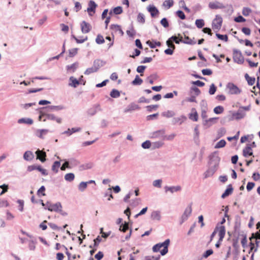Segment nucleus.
I'll use <instances>...</instances> for the list:
<instances>
[{
  "label": "nucleus",
  "instance_id": "3",
  "mask_svg": "<svg viewBox=\"0 0 260 260\" xmlns=\"http://www.w3.org/2000/svg\"><path fill=\"white\" fill-rule=\"evenodd\" d=\"M233 60L238 64H242L244 62V58L241 52L237 49L233 50Z\"/></svg>",
  "mask_w": 260,
  "mask_h": 260
},
{
  "label": "nucleus",
  "instance_id": "46",
  "mask_svg": "<svg viewBox=\"0 0 260 260\" xmlns=\"http://www.w3.org/2000/svg\"><path fill=\"white\" fill-rule=\"evenodd\" d=\"M102 241V237L100 236H98L94 240V245L93 247H98L100 243Z\"/></svg>",
  "mask_w": 260,
  "mask_h": 260
},
{
  "label": "nucleus",
  "instance_id": "50",
  "mask_svg": "<svg viewBox=\"0 0 260 260\" xmlns=\"http://www.w3.org/2000/svg\"><path fill=\"white\" fill-rule=\"evenodd\" d=\"M177 16L180 19L184 20L185 19V15L184 12L181 10H178L176 12Z\"/></svg>",
  "mask_w": 260,
  "mask_h": 260
},
{
  "label": "nucleus",
  "instance_id": "33",
  "mask_svg": "<svg viewBox=\"0 0 260 260\" xmlns=\"http://www.w3.org/2000/svg\"><path fill=\"white\" fill-rule=\"evenodd\" d=\"M143 83V80L138 75H136L135 79L133 81L132 84L134 85H141Z\"/></svg>",
  "mask_w": 260,
  "mask_h": 260
},
{
  "label": "nucleus",
  "instance_id": "15",
  "mask_svg": "<svg viewBox=\"0 0 260 260\" xmlns=\"http://www.w3.org/2000/svg\"><path fill=\"white\" fill-rule=\"evenodd\" d=\"M209 7L211 9H218L224 8V6L218 2H210Z\"/></svg>",
  "mask_w": 260,
  "mask_h": 260
},
{
  "label": "nucleus",
  "instance_id": "24",
  "mask_svg": "<svg viewBox=\"0 0 260 260\" xmlns=\"http://www.w3.org/2000/svg\"><path fill=\"white\" fill-rule=\"evenodd\" d=\"M96 6L97 5L93 1H90L89 3V7L87 8V11L88 12H93L94 13Z\"/></svg>",
  "mask_w": 260,
  "mask_h": 260
},
{
  "label": "nucleus",
  "instance_id": "28",
  "mask_svg": "<svg viewBox=\"0 0 260 260\" xmlns=\"http://www.w3.org/2000/svg\"><path fill=\"white\" fill-rule=\"evenodd\" d=\"M245 77L249 85H253L255 81V79L254 77H250L247 74H246Z\"/></svg>",
  "mask_w": 260,
  "mask_h": 260
},
{
  "label": "nucleus",
  "instance_id": "42",
  "mask_svg": "<svg viewBox=\"0 0 260 260\" xmlns=\"http://www.w3.org/2000/svg\"><path fill=\"white\" fill-rule=\"evenodd\" d=\"M96 43L98 44H101L104 43L105 40L104 37L101 35H98L95 39Z\"/></svg>",
  "mask_w": 260,
  "mask_h": 260
},
{
  "label": "nucleus",
  "instance_id": "20",
  "mask_svg": "<svg viewBox=\"0 0 260 260\" xmlns=\"http://www.w3.org/2000/svg\"><path fill=\"white\" fill-rule=\"evenodd\" d=\"M70 82L69 84V86L75 88L76 87L80 84L79 81L77 80L75 78H74L73 76L70 78Z\"/></svg>",
  "mask_w": 260,
  "mask_h": 260
},
{
  "label": "nucleus",
  "instance_id": "9",
  "mask_svg": "<svg viewBox=\"0 0 260 260\" xmlns=\"http://www.w3.org/2000/svg\"><path fill=\"white\" fill-rule=\"evenodd\" d=\"M191 204H190L185 209L183 214L182 215V222L187 219L188 217L191 215L192 212Z\"/></svg>",
  "mask_w": 260,
  "mask_h": 260
},
{
  "label": "nucleus",
  "instance_id": "54",
  "mask_svg": "<svg viewBox=\"0 0 260 260\" xmlns=\"http://www.w3.org/2000/svg\"><path fill=\"white\" fill-rule=\"evenodd\" d=\"M146 66H139L137 67V71L139 73H141V76H143V72L145 70V69H146Z\"/></svg>",
  "mask_w": 260,
  "mask_h": 260
},
{
  "label": "nucleus",
  "instance_id": "39",
  "mask_svg": "<svg viewBox=\"0 0 260 260\" xmlns=\"http://www.w3.org/2000/svg\"><path fill=\"white\" fill-rule=\"evenodd\" d=\"M120 92L116 89H113L110 92V96L113 98H117L120 96Z\"/></svg>",
  "mask_w": 260,
  "mask_h": 260
},
{
  "label": "nucleus",
  "instance_id": "8",
  "mask_svg": "<svg viewBox=\"0 0 260 260\" xmlns=\"http://www.w3.org/2000/svg\"><path fill=\"white\" fill-rule=\"evenodd\" d=\"M110 29L112 30V33H114L115 34H118L121 36H122L124 34L123 31H122L121 26L117 24H112L110 27Z\"/></svg>",
  "mask_w": 260,
  "mask_h": 260
},
{
  "label": "nucleus",
  "instance_id": "16",
  "mask_svg": "<svg viewBox=\"0 0 260 260\" xmlns=\"http://www.w3.org/2000/svg\"><path fill=\"white\" fill-rule=\"evenodd\" d=\"M189 118L194 121L198 120V114L195 108L191 109V112L189 114Z\"/></svg>",
  "mask_w": 260,
  "mask_h": 260
},
{
  "label": "nucleus",
  "instance_id": "4",
  "mask_svg": "<svg viewBox=\"0 0 260 260\" xmlns=\"http://www.w3.org/2000/svg\"><path fill=\"white\" fill-rule=\"evenodd\" d=\"M222 23V19L219 15H216L212 22V28L214 30H218L220 29Z\"/></svg>",
  "mask_w": 260,
  "mask_h": 260
},
{
  "label": "nucleus",
  "instance_id": "36",
  "mask_svg": "<svg viewBox=\"0 0 260 260\" xmlns=\"http://www.w3.org/2000/svg\"><path fill=\"white\" fill-rule=\"evenodd\" d=\"M226 144V142L224 140H221L219 141L215 146V148L218 149L222 148L225 146Z\"/></svg>",
  "mask_w": 260,
  "mask_h": 260
},
{
  "label": "nucleus",
  "instance_id": "29",
  "mask_svg": "<svg viewBox=\"0 0 260 260\" xmlns=\"http://www.w3.org/2000/svg\"><path fill=\"white\" fill-rule=\"evenodd\" d=\"M61 109L60 106H52L46 108H43V110H45L47 112L52 111L54 110H59Z\"/></svg>",
  "mask_w": 260,
  "mask_h": 260
},
{
  "label": "nucleus",
  "instance_id": "23",
  "mask_svg": "<svg viewBox=\"0 0 260 260\" xmlns=\"http://www.w3.org/2000/svg\"><path fill=\"white\" fill-rule=\"evenodd\" d=\"M34 156L33 153L30 151H26L23 155L24 159L27 161L32 160L34 158Z\"/></svg>",
  "mask_w": 260,
  "mask_h": 260
},
{
  "label": "nucleus",
  "instance_id": "48",
  "mask_svg": "<svg viewBox=\"0 0 260 260\" xmlns=\"http://www.w3.org/2000/svg\"><path fill=\"white\" fill-rule=\"evenodd\" d=\"M45 187L44 186H42L37 191V194L40 196L42 194L43 196L46 195L45 193Z\"/></svg>",
  "mask_w": 260,
  "mask_h": 260
},
{
  "label": "nucleus",
  "instance_id": "2",
  "mask_svg": "<svg viewBox=\"0 0 260 260\" xmlns=\"http://www.w3.org/2000/svg\"><path fill=\"white\" fill-rule=\"evenodd\" d=\"M47 120H55L58 123H60L61 122L60 118L56 117L53 114H47L43 111L41 112L39 116V120L46 121Z\"/></svg>",
  "mask_w": 260,
  "mask_h": 260
},
{
  "label": "nucleus",
  "instance_id": "55",
  "mask_svg": "<svg viewBox=\"0 0 260 260\" xmlns=\"http://www.w3.org/2000/svg\"><path fill=\"white\" fill-rule=\"evenodd\" d=\"M216 90V87L214 84H212L210 87L209 92L210 94H214Z\"/></svg>",
  "mask_w": 260,
  "mask_h": 260
},
{
  "label": "nucleus",
  "instance_id": "13",
  "mask_svg": "<svg viewBox=\"0 0 260 260\" xmlns=\"http://www.w3.org/2000/svg\"><path fill=\"white\" fill-rule=\"evenodd\" d=\"M99 68V65H97L96 61H94L93 62V66L91 68L87 69L85 71L84 74L85 75H89L91 73L96 72L98 71Z\"/></svg>",
  "mask_w": 260,
  "mask_h": 260
},
{
  "label": "nucleus",
  "instance_id": "53",
  "mask_svg": "<svg viewBox=\"0 0 260 260\" xmlns=\"http://www.w3.org/2000/svg\"><path fill=\"white\" fill-rule=\"evenodd\" d=\"M167 46L170 48H172L173 49H175V46L174 45V44H173V41L170 39L169 38L167 41Z\"/></svg>",
  "mask_w": 260,
  "mask_h": 260
},
{
  "label": "nucleus",
  "instance_id": "5",
  "mask_svg": "<svg viewBox=\"0 0 260 260\" xmlns=\"http://www.w3.org/2000/svg\"><path fill=\"white\" fill-rule=\"evenodd\" d=\"M226 87L229 90V92L230 94H237L240 93L241 92V90L238 87V86L233 83H229L227 84Z\"/></svg>",
  "mask_w": 260,
  "mask_h": 260
},
{
  "label": "nucleus",
  "instance_id": "51",
  "mask_svg": "<svg viewBox=\"0 0 260 260\" xmlns=\"http://www.w3.org/2000/svg\"><path fill=\"white\" fill-rule=\"evenodd\" d=\"M138 21L141 23H144L145 22V17L143 14L139 13L137 17Z\"/></svg>",
  "mask_w": 260,
  "mask_h": 260
},
{
  "label": "nucleus",
  "instance_id": "18",
  "mask_svg": "<svg viewBox=\"0 0 260 260\" xmlns=\"http://www.w3.org/2000/svg\"><path fill=\"white\" fill-rule=\"evenodd\" d=\"M243 155L245 157H247L248 156H251L252 155V150L251 146H249L248 145L246 147L243 149Z\"/></svg>",
  "mask_w": 260,
  "mask_h": 260
},
{
  "label": "nucleus",
  "instance_id": "58",
  "mask_svg": "<svg viewBox=\"0 0 260 260\" xmlns=\"http://www.w3.org/2000/svg\"><path fill=\"white\" fill-rule=\"evenodd\" d=\"M160 23L164 27L166 28L169 26L168 21L166 18H164L161 20Z\"/></svg>",
  "mask_w": 260,
  "mask_h": 260
},
{
  "label": "nucleus",
  "instance_id": "26",
  "mask_svg": "<svg viewBox=\"0 0 260 260\" xmlns=\"http://www.w3.org/2000/svg\"><path fill=\"white\" fill-rule=\"evenodd\" d=\"M147 44L149 46V47L151 48H154L156 46H161V43L160 42H153V41H148L147 42Z\"/></svg>",
  "mask_w": 260,
  "mask_h": 260
},
{
  "label": "nucleus",
  "instance_id": "45",
  "mask_svg": "<svg viewBox=\"0 0 260 260\" xmlns=\"http://www.w3.org/2000/svg\"><path fill=\"white\" fill-rule=\"evenodd\" d=\"M128 229V223L125 222L124 224H122L120 226L119 230L123 232H125Z\"/></svg>",
  "mask_w": 260,
  "mask_h": 260
},
{
  "label": "nucleus",
  "instance_id": "22",
  "mask_svg": "<svg viewBox=\"0 0 260 260\" xmlns=\"http://www.w3.org/2000/svg\"><path fill=\"white\" fill-rule=\"evenodd\" d=\"M182 42L185 44H190V45H194L196 44V41L194 40V38L191 39L189 38L188 36H184V40L182 39Z\"/></svg>",
  "mask_w": 260,
  "mask_h": 260
},
{
  "label": "nucleus",
  "instance_id": "32",
  "mask_svg": "<svg viewBox=\"0 0 260 260\" xmlns=\"http://www.w3.org/2000/svg\"><path fill=\"white\" fill-rule=\"evenodd\" d=\"M178 38L176 36H172L170 39L173 41V42H175V43L179 44L180 42H182L183 37L180 34H178Z\"/></svg>",
  "mask_w": 260,
  "mask_h": 260
},
{
  "label": "nucleus",
  "instance_id": "62",
  "mask_svg": "<svg viewBox=\"0 0 260 260\" xmlns=\"http://www.w3.org/2000/svg\"><path fill=\"white\" fill-rule=\"evenodd\" d=\"M142 146L143 148H149L151 146V143L149 141H146L142 143Z\"/></svg>",
  "mask_w": 260,
  "mask_h": 260
},
{
  "label": "nucleus",
  "instance_id": "35",
  "mask_svg": "<svg viewBox=\"0 0 260 260\" xmlns=\"http://www.w3.org/2000/svg\"><path fill=\"white\" fill-rule=\"evenodd\" d=\"M48 132V129H39L37 131L38 136L40 138L43 139V136L46 135Z\"/></svg>",
  "mask_w": 260,
  "mask_h": 260
},
{
  "label": "nucleus",
  "instance_id": "43",
  "mask_svg": "<svg viewBox=\"0 0 260 260\" xmlns=\"http://www.w3.org/2000/svg\"><path fill=\"white\" fill-rule=\"evenodd\" d=\"M113 12L115 14H116V15L120 14L123 12L122 8L120 6L115 7L113 9Z\"/></svg>",
  "mask_w": 260,
  "mask_h": 260
},
{
  "label": "nucleus",
  "instance_id": "11",
  "mask_svg": "<svg viewBox=\"0 0 260 260\" xmlns=\"http://www.w3.org/2000/svg\"><path fill=\"white\" fill-rule=\"evenodd\" d=\"M245 113L241 110H239L236 112H233L232 114L231 120H239L244 117Z\"/></svg>",
  "mask_w": 260,
  "mask_h": 260
},
{
  "label": "nucleus",
  "instance_id": "38",
  "mask_svg": "<svg viewBox=\"0 0 260 260\" xmlns=\"http://www.w3.org/2000/svg\"><path fill=\"white\" fill-rule=\"evenodd\" d=\"M252 12L250 8L248 7H244L242 10V14L245 16H248Z\"/></svg>",
  "mask_w": 260,
  "mask_h": 260
},
{
  "label": "nucleus",
  "instance_id": "49",
  "mask_svg": "<svg viewBox=\"0 0 260 260\" xmlns=\"http://www.w3.org/2000/svg\"><path fill=\"white\" fill-rule=\"evenodd\" d=\"M157 78V76L156 75H151L147 78V80H148L150 84H152L153 83L154 80H156Z\"/></svg>",
  "mask_w": 260,
  "mask_h": 260
},
{
  "label": "nucleus",
  "instance_id": "14",
  "mask_svg": "<svg viewBox=\"0 0 260 260\" xmlns=\"http://www.w3.org/2000/svg\"><path fill=\"white\" fill-rule=\"evenodd\" d=\"M36 154L37 155V159H39L42 162L46 161V153L45 152L38 150L36 152Z\"/></svg>",
  "mask_w": 260,
  "mask_h": 260
},
{
  "label": "nucleus",
  "instance_id": "37",
  "mask_svg": "<svg viewBox=\"0 0 260 260\" xmlns=\"http://www.w3.org/2000/svg\"><path fill=\"white\" fill-rule=\"evenodd\" d=\"M214 112L217 114L222 113L224 111V108L222 106H218L214 108Z\"/></svg>",
  "mask_w": 260,
  "mask_h": 260
},
{
  "label": "nucleus",
  "instance_id": "30",
  "mask_svg": "<svg viewBox=\"0 0 260 260\" xmlns=\"http://www.w3.org/2000/svg\"><path fill=\"white\" fill-rule=\"evenodd\" d=\"M233 191V188L232 187L231 185L229 186V187H228L224 192V193L222 194L221 198L224 199L225 197L229 196L230 194L232 193Z\"/></svg>",
  "mask_w": 260,
  "mask_h": 260
},
{
  "label": "nucleus",
  "instance_id": "40",
  "mask_svg": "<svg viewBox=\"0 0 260 260\" xmlns=\"http://www.w3.org/2000/svg\"><path fill=\"white\" fill-rule=\"evenodd\" d=\"M195 24L197 27L199 28L203 27L205 25L204 21L203 19H197Z\"/></svg>",
  "mask_w": 260,
  "mask_h": 260
},
{
  "label": "nucleus",
  "instance_id": "31",
  "mask_svg": "<svg viewBox=\"0 0 260 260\" xmlns=\"http://www.w3.org/2000/svg\"><path fill=\"white\" fill-rule=\"evenodd\" d=\"M60 163L58 161H55L52 166V170L55 172L57 173L58 171V169L60 167Z\"/></svg>",
  "mask_w": 260,
  "mask_h": 260
},
{
  "label": "nucleus",
  "instance_id": "56",
  "mask_svg": "<svg viewBox=\"0 0 260 260\" xmlns=\"http://www.w3.org/2000/svg\"><path fill=\"white\" fill-rule=\"evenodd\" d=\"M216 35L217 37L220 40H224L225 42L228 41V37L227 35H222L219 34H216Z\"/></svg>",
  "mask_w": 260,
  "mask_h": 260
},
{
  "label": "nucleus",
  "instance_id": "60",
  "mask_svg": "<svg viewBox=\"0 0 260 260\" xmlns=\"http://www.w3.org/2000/svg\"><path fill=\"white\" fill-rule=\"evenodd\" d=\"M103 257L104 254L102 251H99L94 256L95 258L97 260H101Z\"/></svg>",
  "mask_w": 260,
  "mask_h": 260
},
{
  "label": "nucleus",
  "instance_id": "27",
  "mask_svg": "<svg viewBox=\"0 0 260 260\" xmlns=\"http://www.w3.org/2000/svg\"><path fill=\"white\" fill-rule=\"evenodd\" d=\"M174 3L173 0H166L163 3L162 5L164 7L168 9L173 6Z\"/></svg>",
  "mask_w": 260,
  "mask_h": 260
},
{
  "label": "nucleus",
  "instance_id": "6",
  "mask_svg": "<svg viewBox=\"0 0 260 260\" xmlns=\"http://www.w3.org/2000/svg\"><path fill=\"white\" fill-rule=\"evenodd\" d=\"M46 206L47 207L45 208L50 211H58L60 210L61 208V206L60 203L51 205L49 203L47 202L46 203Z\"/></svg>",
  "mask_w": 260,
  "mask_h": 260
},
{
  "label": "nucleus",
  "instance_id": "63",
  "mask_svg": "<svg viewBox=\"0 0 260 260\" xmlns=\"http://www.w3.org/2000/svg\"><path fill=\"white\" fill-rule=\"evenodd\" d=\"M254 238L256 240L260 239V233L259 232H256L255 234L253 233L251 237L250 238V240H251L252 239Z\"/></svg>",
  "mask_w": 260,
  "mask_h": 260
},
{
  "label": "nucleus",
  "instance_id": "59",
  "mask_svg": "<svg viewBox=\"0 0 260 260\" xmlns=\"http://www.w3.org/2000/svg\"><path fill=\"white\" fill-rule=\"evenodd\" d=\"M60 27H61V30L62 31L64 32L65 33L68 32V31L69 30V27L68 25H67L64 24H61Z\"/></svg>",
  "mask_w": 260,
  "mask_h": 260
},
{
  "label": "nucleus",
  "instance_id": "34",
  "mask_svg": "<svg viewBox=\"0 0 260 260\" xmlns=\"http://www.w3.org/2000/svg\"><path fill=\"white\" fill-rule=\"evenodd\" d=\"M18 122L19 123H27V124H31L33 123V120L30 118H27V119L21 118L18 120Z\"/></svg>",
  "mask_w": 260,
  "mask_h": 260
},
{
  "label": "nucleus",
  "instance_id": "52",
  "mask_svg": "<svg viewBox=\"0 0 260 260\" xmlns=\"http://www.w3.org/2000/svg\"><path fill=\"white\" fill-rule=\"evenodd\" d=\"M87 186V182H82L79 185V189L81 191H83Z\"/></svg>",
  "mask_w": 260,
  "mask_h": 260
},
{
  "label": "nucleus",
  "instance_id": "17",
  "mask_svg": "<svg viewBox=\"0 0 260 260\" xmlns=\"http://www.w3.org/2000/svg\"><path fill=\"white\" fill-rule=\"evenodd\" d=\"M148 9V11L150 13L151 16L153 17L156 16L159 13L158 10L154 6H150Z\"/></svg>",
  "mask_w": 260,
  "mask_h": 260
},
{
  "label": "nucleus",
  "instance_id": "57",
  "mask_svg": "<svg viewBox=\"0 0 260 260\" xmlns=\"http://www.w3.org/2000/svg\"><path fill=\"white\" fill-rule=\"evenodd\" d=\"M0 188L3 189V190L0 193V195H2L3 194L5 193L6 192L8 191V185L6 184H3L2 185H0Z\"/></svg>",
  "mask_w": 260,
  "mask_h": 260
},
{
  "label": "nucleus",
  "instance_id": "64",
  "mask_svg": "<svg viewBox=\"0 0 260 260\" xmlns=\"http://www.w3.org/2000/svg\"><path fill=\"white\" fill-rule=\"evenodd\" d=\"M252 178L254 181L260 180V174L258 173H254L252 175Z\"/></svg>",
  "mask_w": 260,
  "mask_h": 260
},
{
  "label": "nucleus",
  "instance_id": "1",
  "mask_svg": "<svg viewBox=\"0 0 260 260\" xmlns=\"http://www.w3.org/2000/svg\"><path fill=\"white\" fill-rule=\"evenodd\" d=\"M170 240L167 239L162 243L155 244L152 247V250L154 252H160L162 255H165L168 252V247L170 245Z\"/></svg>",
  "mask_w": 260,
  "mask_h": 260
},
{
  "label": "nucleus",
  "instance_id": "12",
  "mask_svg": "<svg viewBox=\"0 0 260 260\" xmlns=\"http://www.w3.org/2000/svg\"><path fill=\"white\" fill-rule=\"evenodd\" d=\"M216 233L218 232L219 236V241H222L225 234V228L224 226L220 225L215 229Z\"/></svg>",
  "mask_w": 260,
  "mask_h": 260
},
{
  "label": "nucleus",
  "instance_id": "21",
  "mask_svg": "<svg viewBox=\"0 0 260 260\" xmlns=\"http://www.w3.org/2000/svg\"><path fill=\"white\" fill-rule=\"evenodd\" d=\"M160 212L158 211H154L151 215V218L153 220H159L160 219Z\"/></svg>",
  "mask_w": 260,
  "mask_h": 260
},
{
  "label": "nucleus",
  "instance_id": "25",
  "mask_svg": "<svg viewBox=\"0 0 260 260\" xmlns=\"http://www.w3.org/2000/svg\"><path fill=\"white\" fill-rule=\"evenodd\" d=\"M140 107L135 104V103H132L131 105H129L128 106V108L127 109H126L125 111V112H128V111H134V110H139L140 109Z\"/></svg>",
  "mask_w": 260,
  "mask_h": 260
},
{
  "label": "nucleus",
  "instance_id": "7",
  "mask_svg": "<svg viewBox=\"0 0 260 260\" xmlns=\"http://www.w3.org/2000/svg\"><path fill=\"white\" fill-rule=\"evenodd\" d=\"M36 169H38L39 171H40L42 175H47L48 173L47 172V171L41 168L40 166H37V165H31L27 167V171L29 172L32 171Z\"/></svg>",
  "mask_w": 260,
  "mask_h": 260
},
{
  "label": "nucleus",
  "instance_id": "47",
  "mask_svg": "<svg viewBox=\"0 0 260 260\" xmlns=\"http://www.w3.org/2000/svg\"><path fill=\"white\" fill-rule=\"evenodd\" d=\"M77 52H78L77 48H73V49H70L69 50V57H73V56H74L75 55L77 54Z\"/></svg>",
  "mask_w": 260,
  "mask_h": 260
},
{
  "label": "nucleus",
  "instance_id": "19",
  "mask_svg": "<svg viewBox=\"0 0 260 260\" xmlns=\"http://www.w3.org/2000/svg\"><path fill=\"white\" fill-rule=\"evenodd\" d=\"M166 192L170 191L172 193H173L174 191H180L181 189V187L180 186H172V187H165Z\"/></svg>",
  "mask_w": 260,
  "mask_h": 260
},
{
  "label": "nucleus",
  "instance_id": "61",
  "mask_svg": "<svg viewBox=\"0 0 260 260\" xmlns=\"http://www.w3.org/2000/svg\"><path fill=\"white\" fill-rule=\"evenodd\" d=\"M161 182H162V181L160 179L156 180L153 181V185L155 187H157L160 188V187H161Z\"/></svg>",
  "mask_w": 260,
  "mask_h": 260
},
{
  "label": "nucleus",
  "instance_id": "41",
  "mask_svg": "<svg viewBox=\"0 0 260 260\" xmlns=\"http://www.w3.org/2000/svg\"><path fill=\"white\" fill-rule=\"evenodd\" d=\"M75 176L73 173H68L67 174L64 176V179L68 181H72L74 179Z\"/></svg>",
  "mask_w": 260,
  "mask_h": 260
},
{
  "label": "nucleus",
  "instance_id": "44",
  "mask_svg": "<svg viewBox=\"0 0 260 260\" xmlns=\"http://www.w3.org/2000/svg\"><path fill=\"white\" fill-rule=\"evenodd\" d=\"M77 67H78V63H74L70 66H68L67 67V69L69 71H71L74 72L76 70Z\"/></svg>",
  "mask_w": 260,
  "mask_h": 260
},
{
  "label": "nucleus",
  "instance_id": "10",
  "mask_svg": "<svg viewBox=\"0 0 260 260\" xmlns=\"http://www.w3.org/2000/svg\"><path fill=\"white\" fill-rule=\"evenodd\" d=\"M80 26L81 31L83 34H87L89 32L92 28L91 25L85 21H83L81 23Z\"/></svg>",
  "mask_w": 260,
  "mask_h": 260
}]
</instances>
